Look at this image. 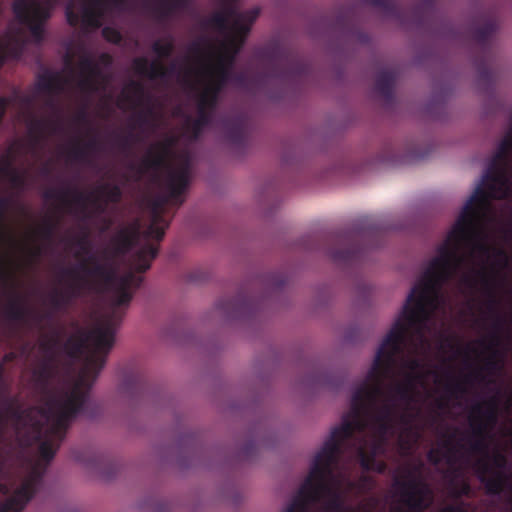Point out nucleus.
Returning a JSON list of instances; mask_svg holds the SVG:
<instances>
[{
  "label": "nucleus",
  "instance_id": "f257e3e1",
  "mask_svg": "<svg viewBox=\"0 0 512 512\" xmlns=\"http://www.w3.org/2000/svg\"><path fill=\"white\" fill-rule=\"evenodd\" d=\"M427 329L428 326L423 327L424 337L420 338L408 317L400 314L381 342L366 378L352 394L350 411L344 414L341 424L346 419L354 420V402L358 397V404L363 410L361 418L365 420L366 426L363 431L355 428L347 442L351 444L353 454L365 471H385L386 464L376 458L385 453L388 436L393 433L396 420L407 432H413L415 415L408 412L397 413L385 382L392 377L397 358L403 355L407 347L417 352L428 346Z\"/></svg>",
  "mask_w": 512,
  "mask_h": 512
},
{
  "label": "nucleus",
  "instance_id": "f03ea898",
  "mask_svg": "<svg viewBox=\"0 0 512 512\" xmlns=\"http://www.w3.org/2000/svg\"><path fill=\"white\" fill-rule=\"evenodd\" d=\"M358 399L356 397L354 402V420L346 419L343 424L331 430L329 437L316 453L307 477L298 489L300 496H304L306 500L312 503L323 502L324 512H347L345 494L341 486L346 482L349 489L355 488L353 481L342 473L336 475L335 471L341 457L345 454L358 460L352 452L351 444L347 442L355 428L363 431L366 426L365 420L361 418L363 410L358 404Z\"/></svg>",
  "mask_w": 512,
  "mask_h": 512
},
{
  "label": "nucleus",
  "instance_id": "7ed1b4c3",
  "mask_svg": "<svg viewBox=\"0 0 512 512\" xmlns=\"http://www.w3.org/2000/svg\"><path fill=\"white\" fill-rule=\"evenodd\" d=\"M128 305L117 304L114 297H111L110 310L103 319L91 330H80L65 341L63 348L72 359L80 358L88 346H91V351L85 357L83 366L71 389L58 397L70 395L78 388V392L83 394V404H90V390L104 368L107 356L114 345L115 333L124 315L122 308Z\"/></svg>",
  "mask_w": 512,
  "mask_h": 512
},
{
  "label": "nucleus",
  "instance_id": "20e7f679",
  "mask_svg": "<svg viewBox=\"0 0 512 512\" xmlns=\"http://www.w3.org/2000/svg\"><path fill=\"white\" fill-rule=\"evenodd\" d=\"M468 419L471 428L470 450L483 456L474 465L478 479L487 494L500 495L508 484V476L504 472L507 466L506 456L500 451L489 453L491 432L498 420L495 399L472 405Z\"/></svg>",
  "mask_w": 512,
  "mask_h": 512
},
{
  "label": "nucleus",
  "instance_id": "39448f33",
  "mask_svg": "<svg viewBox=\"0 0 512 512\" xmlns=\"http://www.w3.org/2000/svg\"><path fill=\"white\" fill-rule=\"evenodd\" d=\"M89 405L83 404V394L78 388L64 397H50L42 414L49 422L46 435L39 445L40 457L49 463L65 439L70 422Z\"/></svg>",
  "mask_w": 512,
  "mask_h": 512
},
{
  "label": "nucleus",
  "instance_id": "423d86ee",
  "mask_svg": "<svg viewBox=\"0 0 512 512\" xmlns=\"http://www.w3.org/2000/svg\"><path fill=\"white\" fill-rule=\"evenodd\" d=\"M75 244L83 254L88 255L87 259L80 262L77 271L79 270L82 274L111 287V297H114L117 304H130L133 292L140 287L143 277L134 271L118 276L109 263L100 262L96 255L91 253V243L87 232L78 237Z\"/></svg>",
  "mask_w": 512,
  "mask_h": 512
},
{
  "label": "nucleus",
  "instance_id": "0eeeda50",
  "mask_svg": "<svg viewBox=\"0 0 512 512\" xmlns=\"http://www.w3.org/2000/svg\"><path fill=\"white\" fill-rule=\"evenodd\" d=\"M191 165L188 158L184 159L177 168H170L165 177V193L156 197L152 208V222L147 227L145 235L161 241L168 227L163 212L167 205L179 207L183 203L182 194L189 184Z\"/></svg>",
  "mask_w": 512,
  "mask_h": 512
},
{
  "label": "nucleus",
  "instance_id": "6e6552de",
  "mask_svg": "<svg viewBox=\"0 0 512 512\" xmlns=\"http://www.w3.org/2000/svg\"><path fill=\"white\" fill-rule=\"evenodd\" d=\"M259 13L258 8L240 12L236 0H224L222 10L214 12L204 20L203 26L227 34L229 43L234 49L232 55H235L243 46L251 26L258 18Z\"/></svg>",
  "mask_w": 512,
  "mask_h": 512
},
{
  "label": "nucleus",
  "instance_id": "1a4fd4ad",
  "mask_svg": "<svg viewBox=\"0 0 512 512\" xmlns=\"http://www.w3.org/2000/svg\"><path fill=\"white\" fill-rule=\"evenodd\" d=\"M189 51L196 56L201 62L204 63V69L213 74V80L205 87L203 92L199 95L198 101L202 104L209 106L211 109H216L219 102V96L223 87L227 84L231 77V68L234 62V56L230 55L220 56L215 67L210 65L209 61L212 57L213 46L209 39L203 37L194 41Z\"/></svg>",
  "mask_w": 512,
  "mask_h": 512
},
{
  "label": "nucleus",
  "instance_id": "9d476101",
  "mask_svg": "<svg viewBox=\"0 0 512 512\" xmlns=\"http://www.w3.org/2000/svg\"><path fill=\"white\" fill-rule=\"evenodd\" d=\"M422 466L420 463L414 470H408L405 479L394 480L398 503L392 507V512H423L432 504L433 491L430 485L416 477Z\"/></svg>",
  "mask_w": 512,
  "mask_h": 512
},
{
  "label": "nucleus",
  "instance_id": "9b49d317",
  "mask_svg": "<svg viewBox=\"0 0 512 512\" xmlns=\"http://www.w3.org/2000/svg\"><path fill=\"white\" fill-rule=\"evenodd\" d=\"M266 60L269 76L283 83L298 81L309 73V65L292 50L279 43L267 45L261 52Z\"/></svg>",
  "mask_w": 512,
  "mask_h": 512
},
{
  "label": "nucleus",
  "instance_id": "f8f14e48",
  "mask_svg": "<svg viewBox=\"0 0 512 512\" xmlns=\"http://www.w3.org/2000/svg\"><path fill=\"white\" fill-rule=\"evenodd\" d=\"M60 0H14L12 11L16 20L26 26L36 44L44 40V26Z\"/></svg>",
  "mask_w": 512,
  "mask_h": 512
},
{
  "label": "nucleus",
  "instance_id": "ddd939ff",
  "mask_svg": "<svg viewBox=\"0 0 512 512\" xmlns=\"http://www.w3.org/2000/svg\"><path fill=\"white\" fill-rule=\"evenodd\" d=\"M61 274L69 278L61 289H54L49 295V304L53 311H66L72 303L83 296L86 291L101 281L90 278L85 274L80 275L76 268H64Z\"/></svg>",
  "mask_w": 512,
  "mask_h": 512
},
{
  "label": "nucleus",
  "instance_id": "4468645a",
  "mask_svg": "<svg viewBox=\"0 0 512 512\" xmlns=\"http://www.w3.org/2000/svg\"><path fill=\"white\" fill-rule=\"evenodd\" d=\"M378 230L376 227H354L330 236L329 240L337 247L328 248L327 254L335 263L351 264L360 259L362 246L359 240Z\"/></svg>",
  "mask_w": 512,
  "mask_h": 512
},
{
  "label": "nucleus",
  "instance_id": "2eb2a0df",
  "mask_svg": "<svg viewBox=\"0 0 512 512\" xmlns=\"http://www.w3.org/2000/svg\"><path fill=\"white\" fill-rule=\"evenodd\" d=\"M44 471L35 466L14 493L0 504V512H21L42 483Z\"/></svg>",
  "mask_w": 512,
  "mask_h": 512
},
{
  "label": "nucleus",
  "instance_id": "dca6fc26",
  "mask_svg": "<svg viewBox=\"0 0 512 512\" xmlns=\"http://www.w3.org/2000/svg\"><path fill=\"white\" fill-rule=\"evenodd\" d=\"M75 0H69L65 7V16L70 26H77L81 20L83 25L98 29L102 26L105 13V0H88L82 5L81 16L75 11Z\"/></svg>",
  "mask_w": 512,
  "mask_h": 512
},
{
  "label": "nucleus",
  "instance_id": "f3484780",
  "mask_svg": "<svg viewBox=\"0 0 512 512\" xmlns=\"http://www.w3.org/2000/svg\"><path fill=\"white\" fill-rule=\"evenodd\" d=\"M0 281L3 284L11 287L12 297L10 298L6 308L5 314L8 319L12 321H26L30 311L25 306L23 299L20 295L15 291V275L12 270L0 264Z\"/></svg>",
  "mask_w": 512,
  "mask_h": 512
},
{
  "label": "nucleus",
  "instance_id": "a211bd4d",
  "mask_svg": "<svg viewBox=\"0 0 512 512\" xmlns=\"http://www.w3.org/2000/svg\"><path fill=\"white\" fill-rule=\"evenodd\" d=\"M79 68L81 71L79 88L88 93L98 92L101 88L100 80L103 78L99 63L92 56L84 53L80 57Z\"/></svg>",
  "mask_w": 512,
  "mask_h": 512
},
{
  "label": "nucleus",
  "instance_id": "6ab92c4d",
  "mask_svg": "<svg viewBox=\"0 0 512 512\" xmlns=\"http://www.w3.org/2000/svg\"><path fill=\"white\" fill-rule=\"evenodd\" d=\"M139 226L135 224L129 227H123L111 238L110 248H105L102 251L103 258L107 259L109 255L124 256L135 245L139 237Z\"/></svg>",
  "mask_w": 512,
  "mask_h": 512
},
{
  "label": "nucleus",
  "instance_id": "aec40b11",
  "mask_svg": "<svg viewBox=\"0 0 512 512\" xmlns=\"http://www.w3.org/2000/svg\"><path fill=\"white\" fill-rule=\"evenodd\" d=\"M172 141L156 142L151 145L147 153L141 160L139 166L134 164L130 165L132 170L136 169L142 175L148 171H159L166 166V156L171 146Z\"/></svg>",
  "mask_w": 512,
  "mask_h": 512
},
{
  "label": "nucleus",
  "instance_id": "412c9836",
  "mask_svg": "<svg viewBox=\"0 0 512 512\" xmlns=\"http://www.w3.org/2000/svg\"><path fill=\"white\" fill-rule=\"evenodd\" d=\"M479 343L489 351V356L485 359L484 365L480 370H477L473 374L465 377L466 382H470L472 377L480 382H485L486 376L483 375L482 371H486L488 374L494 375L503 368V361L500 358V352L496 349V346L498 345V336L496 334L492 335L489 344H486L484 340H481Z\"/></svg>",
  "mask_w": 512,
  "mask_h": 512
},
{
  "label": "nucleus",
  "instance_id": "4be33fe9",
  "mask_svg": "<svg viewBox=\"0 0 512 512\" xmlns=\"http://www.w3.org/2000/svg\"><path fill=\"white\" fill-rule=\"evenodd\" d=\"M134 71L151 80L165 79L171 76L176 70V64L172 63L169 67L162 64L160 60L149 61L145 57H137L133 60Z\"/></svg>",
  "mask_w": 512,
  "mask_h": 512
},
{
  "label": "nucleus",
  "instance_id": "5701e85b",
  "mask_svg": "<svg viewBox=\"0 0 512 512\" xmlns=\"http://www.w3.org/2000/svg\"><path fill=\"white\" fill-rule=\"evenodd\" d=\"M97 196L93 199V204L99 214L106 212L108 204H118L123 196L122 189L117 184L103 183L96 189Z\"/></svg>",
  "mask_w": 512,
  "mask_h": 512
},
{
  "label": "nucleus",
  "instance_id": "b1692460",
  "mask_svg": "<svg viewBox=\"0 0 512 512\" xmlns=\"http://www.w3.org/2000/svg\"><path fill=\"white\" fill-rule=\"evenodd\" d=\"M91 196L92 194H85L82 191L71 187L49 189L44 193V197L46 199H57L67 207H70L72 204H76L85 208L86 203L90 200Z\"/></svg>",
  "mask_w": 512,
  "mask_h": 512
},
{
  "label": "nucleus",
  "instance_id": "393cba45",
  "mask_svg": "<svg viewBox=\"0 0 512 512\" xmlns=\"http://www.w3.org/2000/svg\"><path fill=\"white\" fill-rule=\"evenodd\" d=\"M250 307V299L242 294L233 299L221 298L216 303V309L228 318L240 317L249 311Z\"/></svg>",
  "mask_w": 512,
  "mask_h": 512
},
{
  "label": "nucleus",
  "instance_id": "a878e982",
  "mask_svg": "<svg viewBox=\"0 0 512 512\" xmlns=\"http://www.w3.org/2000/svg\"><path fill=\"white\" fill-rule=\"evenodd\" d=\"M417 383H424V376L422 374L407 375L403 383H395L390 387V391L409 407L415 401Z\"/></svg>",
  "mask_w": 512,
  "mask_h": 512
},
{
  "label": "nucleus",
  "instance_id": "bb28decb",
  "mask_svg": "<svg viewBox=\"0 0 512 512\" xmlns=\"http://www.w3.org/2000/svg\"><path fill=\"white\" fill-rule=\"evenodd\" d=\"M67 81L58 72L45 71L37 78L36 88L38 91L56 96L63 92Z\"/></svg>",
  "mask_w": 512,
  "mask_h": 512
},
{
  "label": "nucleus",
  "instance_id": "cd10ccee",
  "mask_svg": "<svg viewBox=\"0 0 512 512\" xmlns=\"http://www.w3.org/2000/svg\"><path fill=\"white\" fill-rule=\"evenodd\" d=\"M497 30V23L494 19L486 20L481 26L473 27L471 33L477 46L485 55L490 54V39Z\"/></svg>",
  "mask_w": 512,
  "mask_h": 512
},
{
  "label": "nucleus",
  "instance_id": "c85d7f7f",
  "mask_svg": "<svg viewBox=\"0 0 512 512\" xmlns=\"http://www.w3.org/2000/svg\"><path fill=\"white\" fill-rule=\"evenodd\" d=\"M159 247L152 243L143 245L133 256L132 267L137 273L146 272L153 259L158 255Z\"/></svg>",
  "mask_w": 512,
  "mask_h": 512
},
{
  "label": "nucleus",
  "instance_id": "c756f323",
  "mask_svg": "<svg viewBox=\"0 0 512 512\" xmlns=\"http://www.w3.org/2000/svg\"><path fill=\"white\" fill-rule=\"evenodd\" d=\"M54 363L50 362L49 359H42L39 366L33 371V381L35 388L46 393L48 391L50 382L54 375Z\"/></svg>",
  "mask_w": 512,
  "mask_h": 512
},
{
  "label": "nucleus",
  "instance_id": "7c9ffc66",
  "mask_svg": "<svg viewBox=\"0 0 512 512\" xmlns=\"http://www.w3.org/2000/svg\"><path fill=\"white\" fill-rule=\"evenodd\" d=\"M395 79L396 73L393 69H382L376 76L375 90L386 101L393 99Z\"/></svg>",
  "mask_w": 512,
  "mask_h": 512
},
{
  "label": "nucleus",
  "instance_id": "2f4dec72",
  "mask_svg": "<svg viewBox=\"0 0 512 512\" xmlns=\"http://www.w3.org/2000/svg\"><path fill=\"white\" fill-rule=\"evenodd\" d=\"M47 130H49L51 133L58 132L60 130L59 122L38 118H32L30 120L28 125V132L34 144L39 143L43 139Z\"/></svg>",
  "mask_w": 512,
  "mask_h": 512
},
{
  "label": "nucleus",
  "instance_id": "473e14b6",
  "mask_svg": "<svg viewBox=\"0 0 512 512\" xmlns=\"http://www.w3.org/2000/svg\"><path fill=\"white\" fill-rule=\"evenodd\" d=\"M215 110L216 109H211L205 104L197 102V117L190 123L194 138H198L203 129L212 123Z\"/></svg>",
  "mask_w": 512,
  "mask_h": 512
},
{
  "label": "nucleus",
  "instance_id": "72a5a7b5",
  "mask_svg": "<svg viewBox=\"0 0 512 512\" xmlns=\"http://www.w3.org/2000/svg\"><path fill=\"white\" fill-rule=\"evenodd\" d=\"M227 139L236 145H241L245 139V120L242 116L228 119L225 123Z\"/></svg>",
  "mask_w": 512,
  "mask_h": 512
},
{
  "label": "nucleus",
  "instance_id": "f704fd0d",
  "mask_svg": "<svg viewBox=\"0 0 512 512\" xmlns=\"http://www.w3.org/2000/svg\"><path fill=\"white\" fill-rule=\"evenodd\" d=\"M61 345V337L59 331L55 330L50 336H46L39 345L40 351L43 354L42 359H49L50 362H55L58 349Z\"/></svg>",
  "mask_w": 512,
  "mask_h": 512
},
{
  "label": "nucleus",
  "instance_id": "c9c22d12",
  "mask_svg": "<svg viewBox=\"0 0 512 512\" xmlns=\"http://www.w3.org/2000/svg\"><path fill=\"white\" fill-rule=\"evenodd\" d=\"M101 143L96 137L91 138L84 145L76 143L69 151V156L79 162H86L88 152L99 151L101 149Z\"/></svg>",
  "mask_w": 512,
  "mask_h": 512
},
{
  "label": "nucleus",
  "instance_id": "e433bc0d",
  "mask_svg": "<svg viewBox=\"0 0 512 512\" xmlns=\"http://www.w3.org/2000/svg\"><path fill=\"white\" fill-rule=\"evenodd\" d=\"M145 96V87L138 81H131L121 94L122 100L136 105H141Z\"/></svg>",
  "mask_w": 512,
  "mask_h": 512
},
{
  "label": "nucleus",
  "instance_id": "4c0bfd02",
  "mask_svg": "<svg viewBox=\"0 0 512 512\" xmlns=\"http://www.w3.org/2000/svg\"><path fill=\"white\" fill-rule=\"evenodd\" d=\"M121 388L124 392L136 395L144 388V378L139 371H133L124 376Z\"/></svg>",
  "mask_w": 512,
  "mask_h": 512
},
{
  "label": "nucleus",
  "instance_id": "58836bf2",
  "mask_svg": "<svg viewBox=\"0 0 512 512\" xmlns=\"http://www.w3.org/2000/svg\"><path fill=\"white\" fill-rule=\"evenodd\" d=\"M364 4L381 9L387 16L401 19L402 8L395 0H362Z\"/></svg>",
  "mask_w": 512,
  "mask_h": 512
},
{
  "label": "nucleus",
  "instance_id": "ea45409f",
  "mask_svg": "<svg viewBox=\"0 0 512 512\" xmlns=\"http://www.w3.org/2000/svg\"><path fill=\"white\" fill-rule=\"evenodd\" d=\"M447 378L444 384V391L447 399H458L467 392L463 382L456 380L449 370L445 371Z\"/></svg>",
  "mask_w": 512,
  "mask_h": 512
},
{
  "label": "nucleus",
  "instance_id": "a19ab883",
  "mask_svg": "<svg viewBox=\"0 0 512 512\" xmlns=\"http://www.w3.org/2000/svg\"><path fill=\"white\" fill-rule=\"evenodd\" d=\"M2 49L8 60H20L24 54L25 41L18 38H9L4 42H0Z\"/></svg>",
  "mask_w": 512,
  "mask_h": 512
},
{
  "label": "nucleus",
  "instance_id": "79ce46f5",
  "mask_svg": "<svg viewBox=\"0 0 512 512\" xmlns=\"http://www.w3.org/2000/svg\"><path fill=\"white\" fill-rule=\"evenodd\" d=\"M4 409L0 410L3 413V422L5 423L6 418L20 422L25 414V411L17 404L16 398L4 397L3 398Z\"/></svg>",
  "mask_w": 512,
  "mask_h": 512
},
{
  "label": "nucleus",
  "instance_id": "37998d69",
  "mask_svg": "<svg viewBox=\"0 0 512 512\" xmlns=\"http://www.w3.org/2000/svg\"><path fill=\"white\" fill-rule=\"evenodd\" d=\"M185 0H160L152 7V11L159 20L166 19L175 8L179 7Z\"/></svg>",
  "mask_w": 512,
  "mask_h": 512
},
{
  "label": "nucleus",
  "instance_id": "c03bdc74",
  "mask_svg": "<svg viewBox=\"0 0 512 512\" xmlns=\"http://www.w3.org/2000/svg\"><path fill=\"white\" fill-rule=\"evenodd\" d=\"M140 141H142V138L131 131L125 135L114 134V145L118 147L122 152L130 151L133 144Z\"/></svg>",
  "mask_w": 512,
  "mask_h": 512
},
{
  "label": "nucleus",
  "instance_id": "a18cd8bd",
  "mask_svg": "<svg viewBox=\"0 0 512 512\" xmlns=\"http://www.w3.org/2000/svg\"><path fill=\"white\" fill-rule=\"evenodd\" d=\"M404 367L410 371L407 375H417L422 374L424 379L427 376L434 375L437 376L436 370L428 369L424 371V363L419 358H410L404 361Z\"/></svg>",
  "mask_w": 512,
  "mask_h": 512
},
{
  "label": "nucleus",
  "instance_id": "49530a36",
  "mask_svg": "<svg viewBox=\"0 0 512 512\" xmlns=\"http://www.w3.org/2000/svg\"><path fill=\"white\" fill-rule=\"evenodd\" d=\"M148 102H150L151 98L147 97ZM136 121L139 127L149 126L152 129L156 127L155 125V110L151 103H148L145 110L140 111L136 116Z\"/></svg>",
  "mask_w": 512,
  "mask_h": 512
},
{
  "label": "nucleus",
  "instance_id": "de8ad7c7",
  "mask_svg": "<svg viewBox=\"0 0 512 512\" xmlns=\"http://www.w3.org/2000/svg\"><path fill=\"white\" fill-rule=\"evenodd\" d=\"M11 197H0V240L4 241L8 238L7 229L5 225L6 216L9 208L12 205Z\"/></svg>",
  "mask_w": 512,
  "mask_h": 512
},
{
  "label": "nucleus",
  "instance_id": "09e8293b",
  "mask_svg": "<svg viewBox=\"0 0 512 512\" xmlns=\"http://www.w3.org/2000/svg\"><path fill=\"white\" fill-rule=\"evenodd\" d=\"M152 51L159 57V58H168L172 55L174 51V43L172 39H168L167 41L163 42L161 40H156L153 42Z\"/></svg>",
  "mask_w": 512,
  "mask_h": 512
},
{
  "label": "nucleus",
  "instance_id": "8fccbe9b",
  "mask_svg": "<svg viewBox=\"0 0 512 512\" xmlns=\"http://www.w3.org/2000/svg\"><path fill=\"white\" fill-rule=\"evenodd\" d=\"M57 225H58V221H54L51 218H47L43 222V224L39 230L41 237L45 240H52V238L54 237Z\"/></svg>",
  "mask_w": 512,
  "mask_h": 512
},
{
  "label": "nucleus",
  "instance_id": "3c124183",
  "mask_svg": "<svg viewBox=\"0 0 512 512\" xmlns=\"http://www.w3.org/2000/svg\"><path fill=\"white\" fill-rule=\"evenodd\" d=\"M7 175H9L11 184L16 187L23 189L26 183L25 176L8 166L3 169Z\"/></svg>",
  "mask_w": 512,
  "mask_h": 512
},
{
  "label": "nucleus",
  "instance_id": "603ef678",
  "mask_svg": "<svg viewBox=\"0 0 512 512\" xmlns=\"http://www.w3.org/2000/svg\"><path fill=\"white\" fill-rule=\"evenodd\" d=\"M104 39L113 44H120L123 37L120 31L114 27L106 26L102 29Z\"/></svg>",
  "mask_w": 512,
  "mask_h": 512
},
{
  "label": "nucleus",
  "instance_id": "864d4df0",
  "mask_svg": "<svg viewBox=\"0 0 512 512\" xmlns=\"http://www.w3.org/2000/svg\"><path fill=\"white\" fill-rule=\"evenodd\" d=\"M476 68H477L478 75L482 80H485V81L491 80L492 72L487 63H485L482 60H476Z\"/></svg>",
  "mask_w": 512,
  "mask_h": 512
},
{
  "label": "nucleus",
  "instance_id": "5fc2aeb1",
  "mask_svg": "<svg viewBox=\"0 0 512 512\" xmlns=\"http://www.w3.org/2000/svg\"><path fill=\"white\" fill-rule=\"evenodd\" d=\"M443 456L444 455H443V453L441 452L440 449H431L427 453V459L433 465L440 464Z\"/></svg>",
  "mask_w": 512,
  "mask_h": 512
},
{
  "label": "nucleus",
  "instance_id": "6e6d98bb",
  "mask_svg": "<svg viewBox=\"0 0 512 512\" xmlns=\"http://www.w3.org/2000/svg\"><path fill=\"white\" fill-rule=\"evenodd\" d=\"M74 122L78 125H89L90 120L86 109H81L74 117Z\"/></svg>",
  "mask_w": 512,
  "mask_h": 512
},
{
  "label": "nucleus",
  "instance_id": "4d7b16f0",
  "mask_svg": "<svg viewBox=\"0 0 512 512\" xmlns=\"http://www.w3.org/2000/svg\"><path fill=\"white\" fill-rule=\"evenodd\" d=\"M98 60H99V63L104 66H110L113 62L112 56L108 53H101L99 55Z\"/></svg>",
  "mask_w": 512,
  "mask_h": 512
},
{
  "label": "nucleus",
  "instance_id": "13d9d810",
  "mask_svg": "<svg viewBox=\"0 0 512 512\" xmlns=\"http://www.w3.org/2000/svg\"><path fill=\"white\" fill-rule=\"evenodd\" d=\"M6 386H5V383H4V380H3V368L0 367V398L3 400L6 394Z\"/></svg>",
  "mask_w": 512,
  "mask_h": 512
},
{
  "label": "nucleus",
  "instance_id": "bf43d9fd",
  "mask_svg": "<svg viewBox=\"0 0 512 512\" xmlns=\"http://www.w3.org/2000/svg\"><path fill=\"white\" fill-rule=\"evenodd\" d=\"M505 229H506V232L507 234L512 237V207H511V210H510V213H509V217L506 221V224H505Z\"/></svg>",
  "mask_w": 512,
  "mask_h": 512
},
{
  "label": "nucleus",
  "instance_id": "052dcab7",
  "mask_svg": "<svg viewBox=\"0 0 512 512\" xmlns=\"http://www.w3.org/2000/svg\"><path fill=\"white\" fill-rule=\"evenodd\" d=\"M442 512H467V511L461 506L450 505V506L446 507Z\"/></svg>",
  "mask_w": 512,
  "mask_h": 512
},
{
  "label": "nucleus",
  "instance_id": "680f3d73",
  "mask_svg": "<svg viewBox=\"0 0 512 512\" xmlns=\"http://www.w3.org/2000/svg\"><path fill=\"white\" fill-rule=\"evenodd\" d=\"M112 223H113L112 219L104 218L103 219V225H102V227L100 229L101 232L104 233V232L108 231L110 229V227L112 226Z\"/></svg>",
  "mask_w": 512,
  "mask_h": 512
},
{
  "label": "nucleus",
  "instance_id": "e2e57ef3",
  "mask_svg": "<svg viewBox=\"0 0 512 512\" xmlns=\"http://www.w3.org/2000/svg\"><path fill=\"white\" fill-rule=\"evenodd\" d=\"M469 492H470V486L467 483H464L461 488V491L457 495L458 496L467 495Z\"/></svg>",
  "mask_w": 512,
  "mask_h": 512
},
{
  "label": "nucleus",
  "instance_id": "0e129e2a",
  "mask_svg": "<svg viewBox=\"0 0 512 512\" xmlns=\"http://www.w3.org/2000/svg\"><path fill=\"white\" fill-rule=\"evenodd\" d=\"M436 406L439 408V409H443L447 406V402H446V399L444 398H440L438 400H436Z\"/></svg>",
  "mask_w": 512,
  "mask_h": 512
},
{
  "label": "nucleus",
  "instance_id": "69168bd1",
  "mask_svg": "<svg viewBox=\"0 0 512 512\" xmlns=\"http://www.w3.org/2000/svg\"><path fill=\"white\" fill-rule=\"evenodd\" d=\"M111 2L115 7H123L127 3V0H111Z\"/></svg>",
  "mask_w": 512,
  "mask_h": 512
},
{
  "label": "nucleus",
  "instance_id": "338daca9",
  "mask_svg": "<svg viewBox=\"0 0 512 512\" xmlns=\"http://www.w3.org/2000/svg\"><path fill=\"white\" fill-rule=\"evenodd\" d=\"M72 60H73V56L69 53L66 54L65 56V63L67 65H71L72 64Z\"/></svg>",
  "mask_w": 512,
  "mask_h": 512
},
{
  "label": "nucleus",
  "instance_id": "774afa93",
  "mask_svg": "<svg viewBox=\"0 0 512 512\" xmlns=\"http://www.w3.org/2000/svg\"><path fill=\"white\" fill-rule=\"evenodd\" d=\"M46 105L50 108H54L55 107V101L54 99L51 97L49 98L47 101H46Z\"/></svg>",
  "mask_w": 512,
  "mask_h": 512
}]
</instances>
